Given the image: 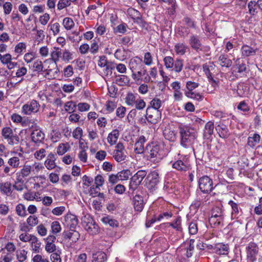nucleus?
<instances>
[{"label":"nucleus","instance_id":"24","mask_svg":"<svg viewBox=\"0 0 262 262\" xmlns=\"http://www.w3.org/2000/svg\"><path fill=\"white\" fill-rule=\"evenodd\" d=\"M32 142L35 143H40L45 139V135L39 128H36L33 130L31 135Z\"/></svg>","mask_w":262,"mask_h":262},{"label":"nucleus","instance_id":"59","mask_svg":"<svg viewBox=\"0 0 262 262\" xmlns=\"http://www.w3.org/2000/svg\"><path fill=\"white\" fill-rule=\"evenodd\" d=\"M101 221L105 224H108L111 227L118 226V222L109 216H104L101 219Z\"/></svg>","mask_w":262,"mask_h":262},{"label":"nucleus","instance_id":"57","mask_svg":"<svg viewBox=\"0 0 262 262\" xmlns=\"http://www.w3.org/2000/svg\"><path fill=\"white\" fill-rule=\"evenodd\" d=\"M27 251L24 249L17 250L16 252L17 259L19 262H24L27 257Z\"/></svg>","mask_w":262,"mask_h":262},{"label":"nucleus","instance_id":"51","mask_svg":"<svg viewBox=\"0 0 262 262\" xmlns=\"http://www.w3.org/2000/svg\"><path fill=\"white\" fill-rule=\"evenodd\" d=\"M117 174L120 181H125L128 179L132 175V172L129 169H124L118 172Z\"/></svg>","mask_w":262,"mask_h":262},{"label":"nucleus","instance_id":"55","mask_svg":"<svg viewBox=\"0 0 262 262\" xmlns=\"http://www.w3.org/2000/svg\"><path fill=\"white\" fill-rule=\"evenodd\" d=\"M183 67V60L181 59L177 58L174 61L173 68L171 70H173L176 73H180Z\"/></svg>","mask_w":262,"mask_h":262},{"label":"nucleus","instance_id":"40","mask_svg":"<svg viewBox=\"0 0 262 262\" xmlns=\"http://www.w3.org/2000/svg\"><path fill=\"white\" fill-rule=\"evenodd\" d=\"M209 83L211 84V87L213 89L209 90V88H207V92L208 93L212 94L214 93L216 89L219 86L220 84V81L217 78L214 79L213 76L207 78Z\"/></svg>","mask_w":262,"mask_h":262},{"label":"nucleus","instance_id":"37","mask_svg":"<svg viewBox=\"0 0 262 262\" xmlns=\"http://www.w3.org/2000/svg\"><path fill=\"white\" fill-rule=\"evenodd\" d=\"M138 99L137 94H133V93H128L125 98V102L128 106H134L135 103Z\"/></svg>","mask_w":262,"mask_h":262},{"label":"nucleus","instance_id":"16","mask_svg":"<svg viewBox=\"0 0 262 262\" xmlns=\"http://www.w3.org/2000/svg\"><path fill=\"white\" fill-rule=\"evenodd\" d=\"M212 252L218 255H227L230 251L229 246L223 243H219L211 246Z\"/></svg>","mask_w":262,"mask_h":262},{"label":"nucleus","instance_id":"25","mask_svg":"<svg viewBox=\"0 0 262 262\" xmlns=\"http://www.w3.org/2000/svg\"><path fill=\"white\" fill-rule=\"evenodd\" d=\"M56 159L55 154L50 152L48 155L47 159L45 162L46 167L49 170H52L56 167V164L55 161Z\"/></svg>","mask_w":262,"mask_h":262},{"label":"nucleus","instance_id":"38","mask_svg":"<svg viewBox=\"0 0 262 262\" xmlns=\"http://www.w3.org/2000/svg\"><path fill=\"white\" fill-rule=\"evenodd\" d=\"M188 49L187 46L184 43H177L174 46V51L177 55H183Z\"/></svg>","mask_w":262,"mask_h":262},{"label":"nucleus","instance_id":"64","mask_svg":"<svg viewBox=\"0 0 262 262\" xmlns=\"http://www.w3.org/2000/svg\"><path fill=\"white\" fill-rule=\"evenodd\" d=\"M163 61L166 69L171 70L173 68L174 61L172 57L169 56L165 57Z\"/></svg>","mask_w":262,"mask_h":262},{"label":"nucleus","instance_id":"52","mask_svg":"<svg viewBox=\"0 0 262 262\" xmlns=\"http://www.w3.org/2000/svg\"><path fill=\"white\" fill-rule=\"evenodd\" d=\"M13 187L17 191H22L25 187L24 180L16 177V181L13 185Z\"/></svg>","mask_w":262,"mask_h":262},{"label":"nucleus","instance_id":"48","mask_svg":"<svg viewBox=\"0 0 262 262\" xmlns=\"http://www.w3.org/2000/svg\"><path fill=\"white\" fill-rule=\"evenodd\" d=\"M143 63L144 66H150L154 63V58L151 53L147 52L144 54Z\"/></svg>","mask_w":262,"mask_h":262},{"label":"nucleus","instance_id":"27","mask_svg":"<svg viewBox=\"0 0 262 262\" xmlns=\"http://www.w3.org/2000/svg\"><path fill=\"white\" fill-rule=\"evenodd\" d=\"M63 237L66 239L71 241L72 243H76L79 238L80 234L78 232L71 229L63 233Z\"/></svg>","mask_w":262,"mask_h":262},{"label":"nucleus","instance_id":"39","mask_svg":"<svg viewBox=\"0 0 262 262\" xmlns=\"http://www.w3.org/2000/svg\"><path fill=\"white\" fill-rule=\"evenodd\" d=\"M181 217L180 216H177L172 222L168 223L169 226L172 227L178 231H182Z\"/></svg>","mask_w":262,"mask_h":262},{"label":"nucleus","instance_id":"26","mask_svg":"<svg viewBox=\"0 0 262 262\" xmlns=\"http://www.w3.org/2000/svg\"><path fill=\"white\" fill-rule=\"evenodd\" d=\"M216 67L212 62H208L203 66V72L205 73L207 78L213 76L215 72Z\"/></svg>","mask_w":262,"mask_h":262},{"label":"nucleus","instance_id":"63","mask_svg":"<svg viewBox=\"0 0 262 262\" xmlns=\"http://www.w3.org/2000/svg\"><path fill=\"white\" fill-rule=\"evenodd\" d=\"M13 254L10 253L3 252L0 256V262H12L13 260Z\"/></svg>","mask_w":262,"mask_h":262},{"label":"nucleus","instance_id":"36","mask_svg":"<svg viewBox=\"0 0 262 262\" xmlns=\"http://www.w3.org/2000/svg\"><path fill=\"white\" fill-rule=\"evenodd\" d=\"M260 137L258 134H254L252 136H249L248 138V145L254 148L260 142Z\"/></svg>","mask_w":262,"mask_h":262},{"label":"nucleus","instance_id":"54","mask_svg":"<svg viewBox=\"0 0 262 262\" xmlns=\"http://www.w3.org/2000/svg\"><path fill=\"white\" fill-rule=\"evenodd\" d=\"M117 107V103L115 101L107 100L105 104V108L107 113H112Z\"/></svg>","mask_w":262,"mask_h":262},{"label":"nucleus","instance_id":"44","mask_svg":"<svg viewBox=\"0 0 262 262\" xmlns=\"http://www.w3.org/2000/svg\"><path fill=\"white\" fill-rule=\"evenodd\" d=\"M220 64L222 67L229 68L232 65V61L227 55H221L219 57Z\"/></svg>","mask_w":262,"mask_h":262},{"label":"nucleus","instance_id":"4","mask_svg":"<svg viewBox=\"0 0 262 262\" xmlns=\"http://www.w3.org/2000/svg\"><path fill=\"white\" fill-rule=\"evenodd\" d=\"M224 220V212L223 209L220 207H215L212 210L211 216L209 219L210 226L215 228L222 225Z\"/></svg>","mask_w":262,"mask_h":262},{"label":"nucleus","instance_id":"29","mask_svg":"<svg viewBox=\"0 0 262 262\" xmlns=\"http://www.w3.org/2000/svg\"><path fill=\"white\" fill-rule=\"evenodd\" d=\"M120 134L118 129H113L108 134L107 141L111 146L115 145L117 143Z\"/></svg>","mask_w":262,"mask_h":262},{"label":"nucleus","instance_id":"50","mask_svg":"<svg viewBox=\"0 0 262 262\" xmlns=\"http://www.w3.org/2000/svg\"><path fill=\"white\" fill-rule=\"evenodd\" d=\"M70 148L68 143H60L57 147V153L60 156L63 155L69 150Z\"/></svg>","mask_w":262,"mask_h":262},{"label":"nucleus","instance_id":"30","mask_svg":"<svg viewBox=\"0 0 262 262\" xmlns=\"http://www.w3.org/2000/svg\"><path fill=\"white\" fill-rule=\"evenodd\" d=\"M215 128L221 138L226 139L229 136L230 133L226 125L220 124L216 126Z\"/></svg>","mask_w":262,"mask_h":262},{"label":"nucleus","instance_id":"32","mask_svg":"<svg viewBox=\"0 0 262 262\" xmlns=\"http://www.w3.org/2000/svg\"><path fill=\"white\" fill-rule=\"evenodd\" d=\"M29 243L30 244L31 250L34 252L38 253L40 252L41 244L36 236L34 235Z\"/></svg>","mask_w":262,"mask_h":262},{"label":"nucleus","instance_id":"15","mask_svg":"<svg viewBox=\"0 0 262 262\" xmlns=\"http://www.w3.org/2000/svg\"><path fill=\"white\" fill-rule=\"evenodd\" d=\"M146 185L151 191L155 190L159 182V176L156 171H151L146 178Z\"/></svg>","mask_w":262,"mask_h":262},{"label":"nucleus","instance_id":"62","mask_svg":"<svg viewBox=\"0 0 262 262\" xmlns=\"http://www.w3.org/2000/svg\"><path fill=\"white\" fill-rule=\"evenodd\" d=\"M185 94L187 97L190 98L198 101H201L203 99V96L199 93H195L193 91H186Z\"/></svg>","mask_w":262,"mask_h":262},{"label":"nucleus","instance_id":"60","mask_svg":"<svg viewBox=\"0 0 262 262\" xmlns=\"http://www.w3.org/2000/svg\"><path fill=\"white\" fill-rule=\"evenodd\" d=\"M27 72L28 69L25 67H21L18 68L15 73V76L17 78H21V79L18 81V82L23 81L24 80L23 77L27 74Z\"/></svg>","mask_w":262,"mask_h":262},{"label":"nucleus","instance_id":"21","mask_svg":"<svg viewBox=\"0 0 262 262\" xmlns=\"http://www.w3.org/2000/svg\"><path fill=\"white\" fill-rule=\"evenodd\" d=\"M56 237L53 235H49L45 239L46 244L45 250L48 253H53L56 250V246L54 242Z\"/></svg>","mask_w":262,"mask_h":262},{"label":"nucleus","instance_id":"47","mask_svg":"<svg viewBox=\"0 0 262 262\" xmlns=\"http://www.w3.org/2000/svg\"><path fill=\"white\" fill-rule=\"evenodd\" d=\"M202 204V199L200 197H197V198L191 203L190 206V210L193 213L196 212Z\"/></svg>","mask_w":262,"mask_h":262},{"label":"nucleus","instance_id":"9","mask_svg":"<svg viewBox=\"0 0 262 262\" xmlns=\"http://www.w3.org/2000/svg\"><path fill=\"white\" fill-rule=\"evenodd\" d=\"M199 186L203 193H209L214 188L212 180L207 176H203L200 178Z\"/></svg>","mask_w":262,"mask_h":262},{"label":"nucleus","instance_id":"61","mask_svg":"<svg viewBox=\"0 0 262 262\" xmlns=\"http://www.w3.org/2000/svg\"><path fill=\"white\" fill-rule=\"evenodd\" d=\"M48 28L52 31L53 35H57L60 32V25L58 23H50L48 26Z\"/></svg>","mask_w":262,"mask_h":262},{"label":"nucleus","instance_id":"11","mask_svg":"<svg viewBox=\"0 0 262 262\" xmlns=\"http://www.w3.org/2000/svg\"><path fill=\"white\" fill-rule=\"evenodd\" d=\"M145 116L147 121L151 124H156L161 120V111H158L152 107H147Z\"/></svg>","mask_w":262,"mask_h":262},{"label":"nucleus","instance_id":"46","mask_svg":"<svg viewBox=\"0 0 262 262\" xmlns=\"http://www.w3.org/2000/svg\"><path fill=\"white\" fill-rule=\"evenodd\" d=\"M20 158L17 156H14L9 158L8 160L9 165L13 168H17L20 167Z\"/></svg>","mask_w":262,"mask_h":262},{"label":"nucleus","instance_id":"22","mask_svg":"<svg viewBox=\"0 0 262 262\" xmlns=\"http://www.w3.org/2000/svg\"><path fill=\"white\" fill-rule=\"evenodd\" d=\"M147 140L144 136H140L138 137L135 144L134 151L137 154H141L144 151V143Z\"/></svg>","mask_w":262,"mask_h":262},{"label":"nucleus","instance_id":"20","mask_svg":"<svg viewBox=\"0 0 262 262\" xmlns=\"http://www.w3.org/2000/svg\"><path fill=\"white\" fill-rule=\"evenodd\" d=\"M127 14L134 20V22L138 24L143 22L140 12L134 8H130L127 10Z\"/></svg>","mask_w":262,"mask_h":262},{"label":"nucleus","instance_id":"31","mask_svg":"<svg viewBox=\"0 0 262 262\" xmlns=\"http://www.w3.org/2000/svg\"><path fill=\"white\" fill-rule=\"evenodd\" d=\"M133 202L135 210L141 211L144 206L143 197L139 195H136L133 198Z\"/></svg>","mask_w":262,"mask_h":262},{"label":"nucleus","instance_id":"58","mask_svg":"<svg viewBox=\"0 0 262 262\" xmlns=\"http://www.w3.org/2000/svg\"><path fill=\"white\" fill-rule=\"evenodd\" d=\"M115 57L120 61H123L127 58L126 52L125 50L117 49L114 53Z\"/></svg>","mask_w":262,"mask_h":262},{"label":"nucleus","instance_id":"42","mask_svg":"<svg viewBox=\"0 0 262 262\" xmlns=\"http://www.w3.org/2000/svg\"><path fill=\"white\" fill-rule=\"evenodd\" d=\"M130 79L128 76L124 75H119L116 77V83L121 86L127 85L129 83Z\"/></svg>","mask_w":262,"mask_h":262},{"label":"nucleus","instance_id":"1","mask_svg":"<svg viewBox=\"0 0 262 262\" xmlns=\"http://www.w3.org/2000/svg\"><path fill=\"white\" fill-rule=\"evenodd\" d=\"M179 128L181 136V145L185 148L190 147L196 139V132L186 125H181Z\"/></svg>","mask_w":262,"mask_h":262},{"label":"nucleus","instance_id":"18","mask_svg":"<svg viewBox=\"0 0 262 262\" xmlns=\"http://www.w3.org/2000/svg\"><path fill=\"white\" fill-rule=\"evenodd\" d=\"M155 215L157 221L161 222L169 220L173 216V213L169 208H160Z\"/></svg>","mask_w":262,"mask_h":262},{"label":"nucleus","instance_id":"5","mask_svg":"<svg viewBox=\"0 0 262 262\" xmlns=\"http://www.w3.org/2000/svg\"><path fill=\"white\" fill-rule=\"evenodd\" d=\"M146 150L149 154L148 157L150 160L156 158L158 160H161L166 154L163 150V145L152 143L146 146Z\"/></svg>","mask_w":262,"mask_h":262},{"label":"nucleus","instance_id":"53","mask_svg":"<svg viewBox=\"0 0 262 262\" xmlns=\"http://www.w3.org/2000/svg\"><path fill=\"white\" fill-rule=\"evenodd\" d=\"M62 25L67 30H70L73 28L75 24L72 19L70 17H65L62 20Z\"/></svg>","mask_w":262,"mask_h":262},{"label":"nucleus","instance_id":"28","mask_svg":"<svg viewBox=\"0 0 262 262\" xmlns=\"http://www.w3.org/2000/svg\"><path fill=\"white\" fill-rule=\"evenodd\" d=\"M32 172V166L30 165H25L22 168L16 173V177L21 179L28 177Z\"/></svg>","mask_w":262,"mask_h":262},{"label":"nucleus","instance_id":"6","mask_svg":"<svg viewBox=\"0 0 262 262\" xmlns=\"http://www.w3.org/2000/svg\"><path fill=\"white\" fill-rule=\"evenodd\" d=\"M174 162H171L172 168L181 172H185L190 169L188 158L186 156L178 154Z\"/></svg>","mask_w":262,"mask_h":262},{"label":"nucleus","instance_id":"7","mask_svg":"<svg viewBox=\"0 0 262 262\" xmlns=\"http://www.w3.org/2000/svg\"><path fill=\"white\" fill-rule=\"evenodd\" d=\"M2 135L9 145L13 146L18 144L19 137L10 127H4L2 129Z\"/></svg>","mask_w":262,"mask_h":262},{"label":"nucleus","instance_id":"19","mask_svg":"<svg viewBox=\"0 0 262 262\" xmlns=\"http://www.w3.org/2000/svg\"><path fill=\"white\" fill-rule=\"evenodd\" d=\"M257 52V48L246 44H244L240 49L241 54L243 58L253 57L256 54Z\"/></svg>","mask_w":262,"mask_h":262},{"label":"nucleus","instance_id":"3","mask_svg":"<svg viewBox=\"0 0 262 262\" xmlns=\"http://www.w3.org/2000/svg\"><path fill=\"white\" fill-rule=\"evenodd\" d=\"M81 225L84 230L91 235L98 234L100 232L98 225L94 219L89 214H86L81 218Z\"/></svg>","mask_w":262,"mask_h":262},{"label":"nucleus","instance_id":"49","mask_svg":"<svg viewBox=\"0 0 262 262\" xmlns=\"http://www.w3.org/2000/svg\"><path fill=\"white\" fill-rule=\"evenodd\" d=\"M163 102H162L159 98H155L150 102V106L148 107H152L158 111H161L160 108L163 105Z\"/></svg>","mask_w":262,"mask_h":262},{"label":"nucleus","instance_id":"41","mask_svg":"<svg viewBox=\"0 0 262 262\" xmlns=\"http://www.w3.org/2000/svg\"><path fill=\"white\" fill-rule=\"evenodd\" d=\"M228 204L232 208L231 217L232 218H237L239 214V206L238 205L232 200L228 202Z\"/></svg>","mask_w":262,"mask_h":262},{"label":"nucleus","instance_id":"17","mask_svg":"<svg viewBox=\"0 0 262 262\" xmlns=\"http://www.w3.org/2000/svg\"><path fill=\"white\" fill-rule=\"evenodd\" d=\"M129 67L132 71V73L136 72L141 69H143L145 66L143 63L141 58L136 56L132 58L129 62Z\"/></svg>","mask_w":262,"mask_h":262},{"label":"nucleus","instance_id":"10","mask_svg":"<svg viewBox=\"0 0 262 262\" xmlns=\"http://www.w3.org/2000/svg\"><path fill=\"white\" fill-rule=\"evenodd\" d=\"M247 260L248 262H254L258 255V247L256 244L250 242L246 247Z\"/></svg>","mask_w":262,"mask_h":262},{"label":"nucleus","instance_id":"43","mask_svg":"<svg viewBox=\"0 0 262 262\" xmlns=\"http://www.w3.org/2000/svg\"><path fill=\"white\" fill-rule=\"evenodd\" d=\"M65 220L68 225L70 224V222H71V224L70 225L71 228H74L78 224L77 218L75 215L72 214H67L65 216Z\"/></svg>","mask_w":262,"mask_h":262},{"label":"nucleus","instance_id":"56","mask_svg":"<svg viewBox=\"0 0 262 262\" xmlns=\"http://www.w3.org/2000/svg\"><path fill=\"white\" fill-rule=\"evenodd\" d=\"M32 68L34 72L38 73L42 72L43 71V66L42 61L39 59L35 60L33 62Z\"/></svg>","mask_w":262,"mask_h":262},{"label":"nucleus","instance_id":"14","mask_svg":"<svg viewBox=\"0 0 262 262\" xmlns=\"http://www.w3.org/2000/svg\"><path fill=\"white\" fill-rule=\"evenodd\" d=\"M147 172L144 170L138 171L131 178L129 183V189L135 190L146 177Z\"/></svg>","mask_w":262,"mask_h":262},{"label":"nucleus","instance_id":"33","mask_svg":"<svg viewBox=\"0 0 262 262\" xmlns=\"http://www.w3.org/2000/svg\"><path fill=\"white\" fill-rule=\"evenodd\" d=\"M214 123L212 122H208L205 126L204 130V136L206 139H209L213 133Z\"/></svg>","mask_w":262,"mask_h":262},{"label":"nucleus","instance_id":"45","mask_svg":"<svg viewBox=\"0 0 262 262\" xmlns=\"http://www.w3.org/2000/svg\"><path fill=\"white\" fill-rule=\"evenodd\" d=\"M26 44L25 42L18 43L14 48V52L17 56L21 55L26 49Z\"/></svg>","mask_w":262,"mask_h":262},{"label":"nucleus","instance_id":"23","mask_svg":"<svg viewBox=\"0 0 262 262\" xmlns=\"http://www.w3.org/2000/svg\"><path fill=\"white\" fill-rule=\"evenodd\" d=\"M189 44L191 48L195 51L199 52L201 49L202 45L200 37L196 35H191L189 40Z\"/></svg>","mask_w":262,"mask_h":262},{"label":"nucleus","instance_id":"8","mask_svg":"<svg viewBox=\"0 0 262 262\" xmlns=\"http://www.w3.org/2000/svg\"><path fill=\"white\" fill-rule=\"evenodd\" d=\"M113 157L116 161L119 163H122L126 159V151L122 142H119L116 144L113 152Z\"/></svg>","mask_w":262,"mask_h":262},{"label":"nucleus","instance_id":"13","mask_svg":"<svg viewBox=\"0 0 262 262\" xmlns=\"http://www.w3.org/2000/svg\"><path fill=\"white\" fill-rule=\"evenodd\" d=\"M132 77L137 84H139L142 81L144 83H149L150 81V76L147 73L146 67L143 69L133 72L132 74Z\"/></svg>","mask_w":262,"mask_h":262},{"label":"nucleus","instance_id":"12","mask_svg":"<svg viewBox=\"0 0 262 262\" xmlns=\"http://www.w3.org/2000/svg\"><path fill=\"white\" fill-rule=\"evenodd\" d=\"M40 104L35 100H32L23 105L22 113L26 115H30L37 113L40 108Z\"/></svg>","mask_w":262,"mask_h":262},{"label":"nucleus","instance_id":"35","mask_svg":"<svg viewBox=\"0 0 262 262\" xmlns=\"http://www.w3.org/2000/svg\"><path fill=\"white\" fill-rule=\"evenodd\" d=\"M93 262H106L107 257L106 254L102 251H97L93 254Z\"/></svg>","mask_w":262,"mask_h":262},{"label":"nucleus","instance_id":"2","mask_svg":"<svg viewBox=\"0 0 262 262\" xmlns=\"http://www.w3.org/2000/svg\"><path fill=\"white\" fill-rule=\"evenodd\" d=\"M50 59L56 65L61 59L68 63L74 58V53L68 49L62 50L60 48L54 47L50 53Z\"/></svg>","mask_w":262,"mask_h":262},{"label":"nucleus","instance_id":"34","mask_svg":"<svg viewBox=\"0 0 262 262\" xmlns=\"http://www.w3.org/2000/svg\"><path fill=\"white\" fill-rule=\"evenodd\" d=\"M163 135L165 138L170 141L174 142L177 139V134L174 130L169 128H166L163 131Z\"/></svg>","mask_w":262,"mask_h":262}]
</instances>
